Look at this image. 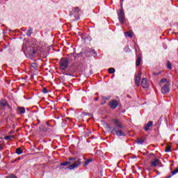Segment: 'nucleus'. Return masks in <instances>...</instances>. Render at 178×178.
<instances>
[{"mask_svg":"<svg viewBox=\"0 0 178 178\" xmlns=\"http://www.w3.org/2000/svg\"><path fill=\"white\" fill-rule=\"evenodd\" d=\"M92 159H88L86 161H85V163L83 164V167L86 168V166L88 165V164L90 163V162H92Z\"/></svg>","mask_w":178,"mask_h":178,"instance_id":"18","label":"nucleus"},{"mask_svg":"<svg viewBox=\"0 0 178 178\" xmlns=\"http://www.w3.org/2000/svg\"><path fill=\"white\" fill-rule=\"evenodd\" d=\"M152 124H154V122L149 121L145 127V131H148V130H149V128L151 127V126H152Z\"/></svg>","mask_w":178,"mask_h":178,"instance_id":"13","label":"nucleus"},{"mask_svg":"<svg viewBox=\"0 0 178 178\" xmlns=\"http://www.w3.org/2000/svg\"><path fill=\"white\" fill-rule=\"evenodd\" d=\"M10 178H17V177H16V175H12L10 176Z\"/></svg>","mask_w":178,"mask_h":178,"instance_id":"34","label":"nucleus"},{"mask_svg":"<svg viewBox=\"0 0 178 178\" xmlns=\"http://www.w3.org/2000/svg\"><path fill=\"white\" fill-rule=\"evenodd\" d=\"M142 87L143 88H148V87H149V83L145 78L142 79Z\"/></svg>","mask_w":178,"mask_h":178,"instance_id":"9","label":"nucleus"},{"mask_svg":"<svg viewBox=\"0 0 178 178\" xmlns=\"http://www.w3.org/2000/svg\"><path fill=\"white\" fill-rule=\"evenodd\" d=\"M109 105L111 109H116V108H118V105H119V103L116 100H112L110 102Z\"/></svg>","mask_w":178,"mask_h":178,"instance_id":"8","label":"nucleus"},{"mask_svg":"<svg viewBox=\"0 0 178 178\" xmlns=\"http://www.w3.org/2000/svg\"><path fill=\"white\" fill-rule=\"evenodd\" d=\"M113 123L116 127H118V129H123V124L119 120H114Z\"/></svg>","mask_w":178,"mask_h":178,"instance_id":"11","label":"nucleus"},{"mask_svg":"<svg viewBox=\"0 0 178 178\" xmlns=\"http://www.w3.org/2000/svg\"><path fill=\"white\" fill-rule=\"evenodd\" d=\"M137 144H144V139H137Z\"/></svg>","mask_w":178,"mask_h":178,"instance_id":"25","label":"nucleus"},{"mask_svg":"<svg viewBox=\"0 0 178 178\" xmlns=\"http://www.w3.org/2000/svg\"><path fill=\"white\" fill-rule=\"evenodd\" d=\"M125 37H129L130 38H131L133 37V34H131V32H126Z\"/></svg>","mask_w":178,"mask_h":178,"instance_id":"24","label":"nucleus"},{"mask_svg":"<svg viewBox=\"0 0 178 178\" xmlns=\"http://www.w3.org/2000/svg\"><path fill=\"white\" fill-rule=\"evenodd\" d=\"M141 63V56H138L136 60V66H140Z\"/></svg>","mask_w":178,"mask_h":178,"instance_id":"14","label":"nucleus"},{"mask_svg":"<svg viewBox=\"0 0 178 178\" xmlns=\"http://www.w3.org/2000/svg\"><path fill=\"white\" fill-rule=\"evenodd\" d=\"M22 49L24 52V54H28V55H31L33 56L34 54H35V50L34 49V47H26L25 45H23Z\"/></svg>","mask_w":178,"mask_h":178,"instance_id":"2","label":"nucleus"},{"mask_svg":"<svg viewBox=\"0 0 178 178\" xmlns=\"http://www.w3.org/2000/svg\"><path fill=\"white\" fill-rule=\"evenodd\" d=\"M67 66H69V59L66 57H63L60 60V67L63 70H65V69L67 68Z\"/></svg>","mask_w":178,"mask_h":178,"instance_id":"1","label":"nucleus"},{"mask_svg":"<svg viewBox=\"0 0 178 178\" xmlns=\"http://www.w3.org/2000/svg\"><path fill=\"white\" fill-rule=\"evenodd\" d=\"M118 19L120 23H121V24H123L124 23V11H123V10H118Z\"/></svg>","mask_w":178,"mask_h":178,"instance_id":"4","label":"nucleus"},{"mask_svg":"<svg viewBox=\"0 0 178 178\" xmlns=\"http://www.w3.org/2000/svg\"><path fill=\"white\" fill-rule=\"evenodd\" d=\"M166 81H168V79H163L161 80L160 83L161 84L163 83H166Z\"/></svg>","mask_w":178,"mask_h":178,"instance_id":"30","label":"nucleus"},{"mask_svg":"<svg viewBox=\"0 0 178 178\" xmlns=\"http://www.w3.org/2000/svg\"><path fill=\"white\" fill-rule=\"evenodd\" d=\"M69 161H76V158H70Z\"/></svg>","mask_w":178,"mask_h":178,"instance_id":"35","label":"nucleus"},{"mask_svg":"<svg viewBox=\"0 0 178 178\" xmlns=\"http://www.w3.org/2000/svg\"><path fill=\"white\" fill-rule=\"evenodd\" d=\"M1 158H2V155H1V154H0V159H1Z\"/></svg>","mask_w":178,"mask_h":178,"instance_id":"38","label":"nucleus"},{"mask_svg":"<svg viewBox=\"0 0 178 178\" xmlns=\"http://www.w3.org/2000/svg\"><path fill=\"white\" fill-rule=\"evenodd\" d=\"M16 153H17L18 155H21V154H23V150H22V148L18 147V148H17V149H16Z\"/></svg>","mask_w":178,"mask_h":178,"instance_id":"16","label":"nucleus"},{"mask_svg":"<svg viewBox=\"0 0 178 178\" xmlns=\"http://www.w3.org/2000/svg\"><path fill=\"white\" fill-rule=\"evenodd\" d=\"M167 67L168 69H172V63H170V62L168 61L167 63Z\"/></svg>","mask_w":178,"mask_h":178,"instance_id":"26","label":"nucleus"},{"mask_svg":"<svg viewBox=\"0 0 178 178\" xmlns=\"http://www.w3.org/2000/svg\"><path fill=\"white\" fill-rule=\"evenodd\" d=\"M72 12H74L75 13H79L80 12V8L79 7L72 8Z\"/></svg>","mask_w":178,"mask_h":178,"instance_id":"20","label":"nucleus"},{"mask_svg":"<svg viewBox=\"0 0 178 178\" xmlns=\"http://www.w3.org/2000/svg\"><path fill=\"white\" fill-rule=\"evenodd\" d=\"M170 152V146H167L165 147V152Z\"/></svg>","mask_w":178,"mask_h":178,"instance_id":"28","label":"nucleus"},{"mask_svg":"<svg viewBox=\"0 0 178 178\" xmlns=\"http://www.w3.org/2000/svg\"><path fill=\"white\" fill-rule=\"evenodd\" d=\"M31 67H33L35 69V70H37V69L38 68V66L37 65V63H33L31 65Z\"/></svg>","mask_w":178,"mask_h":178,"instance_id":"21","label":"nucleus"},{"mask_svg":"<svg viewBox=\"0 0 178 178\" xmlns=\"http://www.w3.org/2000/svg\"><path fill=\"white\" fill-rule=\"evenodd\" d=\"M67 165H70V161H66L60 163V166H67Z\"/></svg>","mask_w":178,"mask_h":178,"instance_id":"23","label":"nucleus"},{"mask_svg":"<svg viewBox=\"0 0 178 178\" xmlns=\"http://www.w3.org/2000/svg\"><path fill=\"white\" fill-rule=\"evenodd\" d=\"M81 165V159H79L76 161V163H74L68 166V169L72 170V169H76V168H78V166H80Z\"/></svg>","mask_w":178,"mask_h":178,"instance_id":"6","label":"nucleus"},{"mask_svg":"<svg viewBox=\"0 0 178 178\" xmlns=\"http://www.w3.org/2000/svg\"><path fill=\"white\" fill-rule=\"evenodd\" d=\"M124 51H125V52H131V50L129 48V47H125Z\"/></svg>","mask_w":178,"mask_h":178,"instance_id":"29","label":"nucleus"},{"mask_svg":"<svg viewBox=\"0 0 178 178\" xmlns=\"http://www.w3.org/2000/svg\"><path fill=\"white\" fill-rule=\"evenodd\" d=\"M18 115H24L26 113V108L24 107L19 106L17 110Z\"/></svg>","mask_w":178,"mask_h":178,"instance_id":"10","label":"nucleus"},{"mask_svg":"<svg viewBox=\"0 0 178 178\" xmlns=\"http://www.w3.org/2000/svg\"><path fill=\"white\" fill-rule=\"evenodd\" d=\"M42 92H43V94H47L48 92V90H47V88H44L42 89Z\"/></svg>","mask_w":178,"mask_h":178,"instance_id":"31","label":"nucleus"},{"mask_svg":"<svg viewBox=\"0 0 178 178\" xmlns=\"http://www.w3.org/2000/svg\"><path fill=\"white\" fill-rule=\"evenodd\" d=\"M14 138L13 136H7L4 137V140H10V138Z\"/></svg>","mask_w":178,"mask_h":178,"instance_id":"27","label":"nucleus"},{"mask_svg":"<svg viewBox=\"0 0 178 178\" xmlns=\"http://www.w3.org/2000/svg\"><path fill=\"white\" fill-rule=\"evenodd\" d=\"M31 34H33V29L31 28H29L28 29V33H26V35L30 37V35H31Z\"/></svg>","mask_w":178,"mask_h":178,"instance_id":"19","label":"nucleus"},{"mask_svg":"<svg viewBox=\"0 0 178 178\" xmlns=\"http://www.w3.org/2000/svg\"><path fill=\"white\" fill-rule=\"evenodd\" d=\"M112 133L113 134L118 136V137L126 136V133H124V131H122L121 129H119L118 127L113 128Z\"/></svg>","mask_w":178,"mask_h":178,"instance_id":"3","label":"nucleus"},{"mask_svg":"<svg viewBox=\"0 0 178 178\" xmlns=\"http://www.w3.org/2000/svg\"><path fill=\"white\" fill-rule=\"evenodd\" d=\"M171 173H172V175L168 176V178H170L172 176H175V175H176L177 173H178V168H177L175 170L172 171Z\"/></svg>","mask_w":178,"mask_h":178,"instance_id":"15","label":"nucleus"},{"mask_svg":"<svg viewBox=\"0 0 178 178\" xmlns=\"http://www.w3.org/2000/svg\"><path fill=\"white\" fill-rule=\"evenodd\" d=\"M150 166L152 168H156V166H162V165H161V161H159V159L156 158L152 160Z\"/></svg>","mask_w":178,"mask_h":178,"instance_id":"7","label":"nucleus"},{"mask_svg":"<svg viewBox=\"0 0 178 178\" xmlns=\"http://www.w3.org/2000/svg\"><path fill=\"white\" fill-rule=\"evenodd\" d=\"M170 86V83H166L165 85L163 86L161 88V92L162 94H168V92H170V88H169Z\"/></svg>","mask_w":178,"mask_h":178,"instance_id":"5","label":"nucleus"},{"mask_svg":"<svg viewBox=\"0 0 178 178\" xmlns=\"http://www.w3.org/2000/svg\"><path fill=\"white\" fill-rule=\"evenodd\" d=\"M140 81H141V74H138L135 78V83L137 86H140Z\"/></svg>","mask_w":178,"mask_h":178,"instance_id":"12","label":"nucleus"},{"mask_svg":"<svg viewBox=\"0 0 178 178\" xmlns=\"http://www.w3.org/2000/svg\"><path fill=\"white\" fill-rule=\"evenodd\" d=\"M0 105L1 106H6L8 105V103L6 102H5V100H2L0 102Z\"/></svg>","mask_w":178,"mask_h":178,"instance_id":"22","label":"nucleus"},{"mask_svg":"<svg viewBox=\"0 0 178 178\" xmlns=\"http://www.w3.org/2000/svg\"><path fill=\"white\" fill-rule=\"evenodd\" d=\"M115 72H116V70L113 67H111L108 69V73H110L111 74H113Z\"/></svg>","mask_w":178,"mask_h":178,"instance_id":"17","label":"nucleus"},{"mask_svg":"<svg viewBox=\"0 0 178 178\" xmlns=\"http://www.w3.org/2000/svg\"><path fill=\"white\" fill-rule=\"evenodd\" d=\"M6 106H8V109H10V106L9 104H8Z\"/></svg>","mask_w":178,"mask_h":178,"instance_id":"36","label":"nucleus"},{"mask_svg":"<svg viewBox=\"0 0 178 178\" xmlns=\"http://www.w3.org/2000/svg\"><path fill=\"white\" fill-rule=\"evenodd\" d=\"M95 101H98V98L95 99Z\"/></svg>","mask_w":178,"mask_h":178,"instance_id":"37","label":"nucleus"},{"mask_svg":"<svg viewBox=\"0 0 178 178\" xmlns=\"http://www.w3.org/2000/svg\"><path fill=\"white\" fill-rule=\"evenodd\" d=\"M3 149V145L0 143V151H2Z\"/></svg>","mask_w":178,"mask_h":178,"instance_id":"32","label":"nucleus"},{"mask_svg":"<svg viewBox=\"0 0 178 178\" xmlns=\"http://www.w3.org/2000/svg\"><path fill=\"white\" fill-rule=\"evenodd\" d=\"M159 74H161V72H159V73L154 72V76H159Z\"/></svg>","mask_w":178,"mask_h":178,"instance_id":"33","label":"nucleus"}]
</instances>
